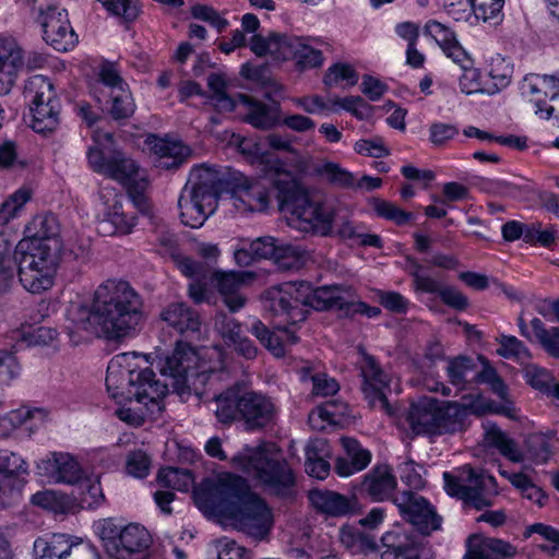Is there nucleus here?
I'll return each instance as SVG.
<instances>
[{
  "label": "nucleus",
  "instance_id": "f257e3e1",
  "mask_svg": "<svg viewBox=\"0 0 559 559\" xmlns=\"http://www.w3.org/2000/svg\"><path fill=\"white\" fill-rule=\"evenodd\" d=\"M275 191L281 210L289 213L292 227L320 236L331 235L335 217L333 207L302 191L288 171L277 169L260 178L239 181L231 197L233 205L242 213L263 212Z\"/></svg>",
  "mask_w": 559,
  "mask_h": 559
},
{
  "label": "nucleus",
  "instance_id": "f03ea898",
  "mask_svg": "<svg viewBox=\"0 0 559 559\" xmlns=\"http://www.w3.org/2000/svg\"><path fill=\"white\" fill-rule=\"evenodd\" d=\"M67 318L76 331L121 342L141 330L145 321L144 302L129 282L107 280L94 290L90 307L72 304Z\"/></svg>",
  "mask_w": 559,
  "mask_h": 559
},
{
  "label": "nucleus",
  "instance_id": "7ed1b4c3",
  "mask_svg": "<svg viewBox=\"0 0 559 559\" xmlns=\"http://www.w3.org/2000/svg\"><path fill=\"white\" fill-rule=\"evenodd\" d=\"M352 297L350 287L331 285L311 289L310 285L304 282L285 283L265 293V308L273 316L283 318L287 324L295 325L307 319L309 308H337L347 311Z\"/></svg>",
  "mask_w": 559,
  "mask_h": 559
},
{
  "label": "nucleus",
  "instance_id": "20e7f679",
  "mask_svg": "<svg viewBox=\"0 0 559 559\" xmlns=\"http://www.w3.org/2000/svg\"><path fill=\"white\" fill-rule=\"evenodd\" d=\"M135 353L116 355L108 364L106 388L118 403L157 404L168 392V384L155 380L154 372L138 364Z\"/></svg>",
  "mask_w": 559,
  "mask_h": 559
},
{
  "label": "nucleus",
  "instance_id": "39448f33",
  "mask_svg": "<svg viewBox=\"0 0 559 559\" xmlns=\"http://www.w3.org/2000/svg\"><path fill=\"white\" fill-rule=\"evenodd\" d=\"M215 416L224 425L241 420L247 430H259L273 423L276 406L259 392L242 391L238 386L226 389L213 400Z\"/></svg>",
  "mask_w": 559,
  "mask_h": 559
},
{
  "label": "nucleus",
  "instance_id": "423d86ee",
  "mask_svg": "<svg viewBox=\"0 0 559 559\" xmlns=\"http://www.w3.org/2000/svg\"><path fill=\"white\" fill-rule=\"evenodd\" d=\"M231 463L255 477L272 493L282 497L295 495V475L274 447H246L231 459Z\"/></svg>",
  "mask_w": 559,
  "mask_h": 559
},
{
  "label": "nucleus",
  "instance_id": "0eeeda50",
  "mask_svg": "<svg viewBox=\"0 0 559 559\" xmlns=\"http://www.w3.org/2000/svg\"><path fill=\"white\" fill-rule=\"evenodd\" d=\"M219 189L216 169L206 165L192 168L178 199L181 222L192 228L201 227L215 212Z\"/></svg>",
  "mask_w": 559,
  "mask_h": 559
},
{
  "label": "nucleus",
  "instance_id": "6e6552de",
  "mask_svg": "<svg viewBox=\"0 0 559 559\" xmlns=\"http://www.w3.org/2000/svg\"><path fill=\"white\" fill-rule=\"evenodd\" d=\"M60 250L61 241L21 240L15 246L19 278L26 290L39 294L53 285Z\"/></svg>",
  "mask_w": 559,
  "mask_h": 559
},
{
  "label": "nucleus",
  "instance_id": "1a4fd4ad",
  "mask_svg": "<svg viewBox=\"0 0 559 559\" xmlns=\"http://www.w3.org/2000/svg\"><path fill=\"white\" fill-rule=\"evenodd\" d=\"M112 134L109 132L98 130L94 132L93 140L96 146L90 147L87 151L90 167L95 173L112 179L123 187L146 176V171L130 155L107 145L112 143Z\"/></svg>",
  "mask_w": 559,
  "mask_h": 559
},
{
  "label": "nucleus",
  "instance_id": "9d476101",
  "mask_svg": "<svg viewBox=\"0 0 559 559\" xmlns=\"http://www.w3.org/2000/svg\"><path fill=\"white\" fill-rule=\"evenodd\" d=\"M29 127L41 134L55 132L61 122V100L53 84L44 75L31 76L24 85Z\"/></svg>",
  "mask_w": 559,
  "mask_h": 559
},
{
  "label": "nucleus",
  "instance_id": "9b49d317",
  "mask_svg": "<svg viewBox=\"0 0 559 559\" xmlns=\"http://www.w3.org/2000/svg\"><path fill=\"white\" fill-rule=\"evenodd\" d=\"M251 492L246 479L223 473L203 481L194 491V500L199 509L229 518Z\"/></svg>",
  "mask_w": 559,
  "mask_h": 559
},
{
  "label": "nucleus",
  "instance_id": "f8f14e48",
  "mask_svg": "<svg viewBox=\"0 0 559 559\" xmlns=\"http://www.w3.org/2000/svg\"><path fill=\"white\" fill-rule=\"evenodd\" d=\"M444 489L448 495L461 499L476 510L490 507L498 495L496 478L484 471L464 465L454 472H444Z\"/></svg>",
  "mask_w": 559,
  "mask_h": 559
},
{
  "label": "nucleus",
  "instance_id": "ddd939ff",
  "mask_svg": "<svg viewBox=\"0 0 559 559\" xmlns=\"http://www.w3.org/2000/svg\"><path fill=\"white\" fill-rule=\"evenodd\" d=\"M156 367L162 376L173 380L171 385L178 391L190 385L197 390L198 384L206 385L215 376V371L201 364L199 354L186 343H177L171 354L158 357Z\"/></svg>",
  "mask_w": 559,
  "mask_h": 559
},
{
  "label": "nucleus",
  "instance_id": "4468645a",
  "mask_svg": "<svg viewBox=\"0 0 559 559\" xmlns=\"http://www.w3.org/2000/svg\"><path fill=\"white\" fill-rule=\"evenodd\" d=\"M485 441L488 447L495 448L502 456L513 463H522L526 457L536 464L546 463L551 456L549 441L543 435L527 437L526 452L507 432L497 425L488 423L485 426Z\"/></svg>",
  "mask_w": 559,
  "mask_h": 559
},
{
  "label": "nucleus",
  "instance_id": "2eb2a0df",
  "mask_svg": "<svg viewBox=\"0 0 559 559\" xmlns=\"http://www.w3.org/2000/svg\"><path fill=\"white\" fill-rule=\"evenodd\" d=\"M487 413L504 414L512 417L510 407H497L481 395L463 397V403L443 402L438 409V433H454L466 428L471 415L483 416Z\"/></svg>",
  "mask_w": 559,
  "mask_h": 559
},
{
  "label": "nucleus",
  "instance_id": "dca6fc26",
  "mask_svg": "<svg viewBox=\"0 0 559 559\" xmlns=\"http://www.w3.org/2000/svg\"><path fill=\"white\" fill-rule=\"evenodd\" d=\"M357 366L361 378V392L371 408H378L388 415L393 413L388 401L390 392V376L379 361L362 347H358Z\"/></svg>",
  "mask_w": 559,
  "mask_h": 559
},
{
  "label": "nucleus",
  "instance_id": "f3484780",
  "mask_svg": "<svg viewBox=\"0 0 559 559\" xmlns=\"http://www.w3.org/2000/svg\"><path fill=\"white\" fill-rule=\"evenodd\" d=\"M522 94L535 105L536 115L555 119L559 127V79L554 75L531 73L524 76Z\"/></svg>",
  "mask_w": 559,
  "mask_h": 559
},
{
  "label": "nucleus",
  "instance_id": "a211bd4d",
  "mask_svg": "<svg viewBox=\"0 0 559 559\" xmlns=\"http://www.w3.org/2000/svg\"><path fill=\"white\" fill-rule=\"evenodd\" d=\"M235 526L257 539L264 538L273 526V514L258 495L251 492L245 498L242 504L228 518Z\"/></svg>",
  "mask_w": 559,
  "mask_h": 559
},
{
  "label": "nucleus",
  "instance_id": "6ab92c4d",
  "mask_svg": "<svg viewBox=\"0 0 559 559\" xmlns=\"http://www.w3.org/2000/svg\"><path fill=\"white\" fill-rule=\"evenodd\" d=\"M393 502L403 518L423 534L440 528L441 518L424 497L412 491H403L394 497Z\"/></svg>",
  "mask_w": 559,
  "mask_h": 559
},
{
  "label": "nucleus",
  "instance_id": "aec40b11",
  "mask_svg": "<svg viewBox=\"0 0 559 559\" xmlns=\"http://www.w3.org/2000/svg\"><path fill=\"white\" fill-rule=\"evenodd\" d=\"M37 22L41 26L43 39L57 51H68L76 45L78 35L73 31L64 9L38 14Z\"/></svg>",
  "mask_w": 559,
  "mask_h": 559
},
{
  "label": "nucleus",
  "instance_id": "412c9836",
  "mask_svg": "<svg viewBox=\"0 0 559 559\" xmlns=\"http://www.w3.org/2000/svg\"><path fill=\"white\" fill-rule=\"evenodd\" d=\"M39 473L53 483L73 485L83 477V469L76 459L66 452H51L37 463Z\"/></svg>",
  "mask_w": 559,
  "mask_h": 559
},
{
  "label": "nucleus",
  "instance_id": "4be33fe9",
  "mask_svg": "<svg viewBox=\"0 0 559 559\" xmlns=\"http://www.w3.org/2000/svg\"><path fill=\"white\" fill-rule=\"evenodd\" d=\"M152 544L148 531L139 524H129L121 528L117 540V550L112 551V559H145L147 549Z\"/></svg>",
  "mask_w": 559,
  "mask_h": 559
},
{
  "label": "nucleus",
  "instance_id": "5701e85b",
  "mask_svg": "<svg viewBox=\"0 0 559 559\" xmlns=\"http://www.w3.org/2000/svg\"><path fill=\"white\" fill-rule=\"evenodd\" d=\"M253 278L254 274L247 271H217L213 275V281L217 287V290L223 297L225 306L231 312H236L245 307L247 298L240 293V289L246 282Z\"/></svg>",
  "mask_w": 559,
  "mask_h": 559
},
{
  "label": "nucleus",
  "instance_id": "b1692460",
  "mask_svg": "<svg viewBox=\"0 0 559 559\" xmlns=\"http://www.w3.org/2000/svg\"><path fill=\"white\" fill-rule=\"evenodd\" d=\"M299 37L273 33L267 37L253 35L250 39V49L258 57L270 56L274 60L293 59L296 47H299Z\"/></svg>",
  "mask_w": 559,
  "mask_h": 559
},
{
  "label": "nucleus",
  "instance_id": "393cba45",
  "mask_svg": "<svg viewBox=\"0 0 559 559\" xmlns=\"http://www.w3.org/2000/svg\"><path fill=\"white\" fill-rule=\"evenodd\" d=\"M23 66V51L16 40L11 37L0 38V95L10 93Z\"/></svg>",
  "mask_w": 559,
  "mask_h": 559
},
{
  "label": "nucleus",
  "instance_id": "a878e982",
  "mask_svg": "<svg viewBox=\"0 0 559 559\" xmlns=\"http://www.w3.org/2000/svg\"><path fill=\"white\" fill-rule=\"evenodd\" d=\"M238 102L245 107L243 121L255 129L270 130L281 123V105L265 104L251 96L239 94Z\"/></svg>",
  "mask_w": 559,
  "mask_h": 559
},
{
  "label": "nucleus",
  "instance_id": "bb28decb",
  "mask_svg": "<svg viewBox=\"0 0 559 559\" xmlns=\"http://www.w3.org/2000/svg\"><path fill=\"white\" fill-rule=\"evenodd\" d=\"M250 332L275 357L285 356L286 347L298 342L295 331L281 325L276 326V331H271L261 320L252 323Z\"/></svg>",
  "mask_w": 559,
  "mask_h": 559
},
{
  "label": "nucleus",
  "instance_id": "cd10ccee",
  "mask_svg": "<svg viewBox=\"0 0 559 559\" xmlns=\"http://www.w3.org/2000/svg\"><path fill=\"white\" fill-rule=\"evenodd\" d=\"M308 498L313 508L328 516L341 518L350 514L355 500L340 492L328 489H312Z\"/></svg>",
  "mask_w": 559,
  "mask_h": 559
},
{
  "label": "nucleus",
  "instance_id": "c85d7f7f",
  "mask_svg": "<svg viewBox=\"0 0 559 559\" xmlns=\"http://www.w3.org/2000/svg\"><path fill=\"white\" fill-rule=\"evenodd\" d=\"M344 448V455H341L335 461V472L341 477L352 476L365 469L371 462V453L361 444L348 437L341 439Z\"/></svg>",
  "mask_w": 559,
  "mask_h": 559
},
{
  "label": "nucleus",
  "instance_id": "c756f323",
  "mask_svg": "<svg viewBox=\"0 0 559 559\" xmlns=\"http://www.w3.org/2000/svg\"><path fill=\"white\" fill-rule=\"evenodd\" d=\"M515 555V548L501 539L473 535L467 540L464 559H504Z\"/></svg>",
  "mask_w": 559,
  "mask_h": 559
},
{
  "label": "nucleus",
  "instance_id": "7c9ffc66",
  "mask_svg": "<svg viewBox=\"0 0 559 559\" xmlns=\"http://www.w3.org/2000/svg\"><path fill=\"white\" fill-rule=\"evenodd\" d=\"M384 550L381 559H419L420 549L413 537L400 528L389 531L381 537Z\"/></svg>",
  "mask_w": 559,
  "mask_h": 559
},
{
  "label": "nucleus",
  "instance_id": "2f4dec72",
  "mask_svg": "<svg viewBox=\"0 0 559 559\" xmlns=\"http://www.w3.org/2000/svg\"><path fill=\"white\" fill-rule=\"evenodd\" d=\"M396 487V478L388 465L373 467L365 475L360 489L373 501H383L391 497Z\"/></svg>",
  "mask_w": 559,
  "mask_h": 559
},
{
  "label": "nucleus",
  "instance_id": "473e14b6",
  "mask_svg": "<svg viewBox=\"0 0 559 559\" xmlns=\"http://www.w3.org/2000/svg\"><path fill=\"white\" fill-rule=\"evenodd\" d=\"M147 143L160 168H176L190 155V148L180 141L152 136Z\"/></svg>",
  "mask_w": 559,
  "mask_h": 559
},
{
  "label": "nucleus",
  "instance_id": "72a5a7b5",
  "mask_svg": "<svg viewBox=\"0 0 559 559\" xmlns=\"http://www.w3.org/2000/svg\"><path fill=\"white\" fill-rule=\"evenodd\" d=\"M100 198L106 204L105 218L114 225L115 231L122 235L130 234L136 225V217L124 213L123 197L116 193L115 189L104 188L100 191Z\"/></svg>",
  "mask_w": 559,
  "mask_h": 559
},
{
  "label": "nucleus",
  "instance_id": "f704fd0d",
  "mask_svg": "<svg viewBox=\"0 0 559 559\" xmlns=\"http://www.w3.org/2000/svg\"><path fill=\"white\" fill-rule=\"evenodd\" d=\"M439 404L433 399H423L413 403L407 413V420L416 433H438Z\"/></svg>",
  "mask_w": 559,
  "mask_h": 559
},
{
  "label": "nucleus",
  "instance_id": "c9c22d12",
  "mask_svg": "<svg viewBox=\"0 0 559 559\" xmlns=\"http://www.w3.org/2000/svg\"><path fill=\"white\" fill-rule=\"evenodd\" d=\"M73 546L66 534L41 536L34 542V559H66L71 555Z\"/></svg>",
  "mask_w": 559,
  "mask_h": 559
},
{
  "label": "nucleus",
  "instance_id": "e433bc0d",
  "mask_svg": "<svg viewBox=\"0 0 559 559\" xmlns=\"http://www.w3.org/2000/svg\"><path fill=\"white\" fill-rule=\"evenodd\" d=\"M160 318L179 333L195 332L201 325L199 313L183 302L170 304L162 311Z\"/></svg>",
  "mask_w": 559,
  "mask_h": 559
},
{
  "label": "nucleus",
  "instance_id": "4c0bfd02",
  "mask_svg": "<svg viewBox=\"0 0 559 559\" xmlns=\"http://www.w3.org/2000/svg\"><path fill=\"white\" fill-rule=\"evenodd\" d=\"M129 88L128 83L121 76L120 70L114 62H102L98 72L96 85L93 88V95L98 103L107 97V94Z\"/></svg>",
  "mask_w": 559,
  "mask_h": 559
},
{
  "label": "nucleus",
  "instance_id": "58836bf2",
  "mask_svg": "<svg viewBox=\"0 0 559 559\" xmlns=\"http://www.w3.org/2000/svg\"><path fill=\"white\" fill-rule=\"evenodd\" d=\"M60 225L58 218L51 214H39L26 225L25 233L27 238L24 240H37L43 243L60 241L58 238Z\"/></svg>",
  "mask_w": 559,
  "mask_h": 559
},
{
  "label": "nucleus",
  "instance_id": "ea45409f",
  "mask_svg": "<svg viewBox=\"0 0 559 559\" xmlns=\"http://www.w3.org/2000/svg\"><path fill=\"white\" fill-rule=\"evenodd\" d=\"M342 545L352 554H370L377 550V540L373 535L365 532L360 526L344 525L340 530Z\"/></svg>",
  "mask_w": 559,
  "mask_h": 559
},
{
  "label": "nucleus",
  "instance_id": "a19ab883",
  "mask_svg": "<svg viewBox=\"0 0 559 559\" xmlns=\"http://www.w3.org/2000/svg\"><path fill=\"white\" fill-rule=\"evenodd\" d=\"M299 47H296L293 59L301 68H317L322 66L323 48L330 50V45L319 38L299 37Z\"/></svg>",
  "mask_w": 559,
  "mask_h": 559
},
{
  "label": "nucleus",
  "instance_id": "79ce46f5",
  "mask_svg": "<svg viewBox=\"0 0 559 559\" xmlns=\"http://www.w3.org/2000/svg\"><path fill=\"white\" fill-rule=\"evenodd\" d=\"M328 442L323 439L310 441L306 447V472L318 479H324L330 472V463L325 460Z\"/></svg>",
  "mask_w": 559,
  "mask_h": 559
},
{
  "label": "nucleus",
  "instance_id": "37998d69",
  "mask_svg": "<svg viewBox=\"0 0 559 559\" xmlns=\"http://www.w3.org/2000/svg\"><path fill=\"white\" fill-rule=\"evenodd\" d=\"M476 365L472 358L466 356L449 358L445 370L450 382L460 390H464L468 384H474Z\"/></svg>",
  "mask_w": 559,
  "mask_h": 559
},
{
  "label": "nucleus",
  "instance_id": "c03bdc74",
  "mask_svg": "<svg viewBox=\"0 0 559 559\" xmlns=\"http://www.w3.org/2000/svg\"><path fill=\"white\" fill-rule=\"evenodd\" d=\"M108 105L107 111L114 120H127L135 111V103L130 88H122L110 94L103 99Z\"/></svg>",
  "mask_w": 559,
  "mask_h": 559
},
{
  "label": "nucleus",
  "instance_id": "a18cd8bd",
  "mask_svg": "<svg viewBox=\"0 0 559 559\" xmlns=\"http://www.w3.org/2000/svg\"><path fill=\"white\" fill-rule=\"evenodd\" d=\"M38 418L39 420H44L46 418V413L41 408H28V407H20L13 409L0 417V433L2 436H8L16 428L21 427L29 419Z\"/></svg>",
  "mask_w": 559,
  "mask_h": 559
},
{
  "label": "nucleus",
  "instance_id": "49530a36",
  "mask_svg": "<svg viewBox=\"0 0 559 559\" xmlns=\"http://www.w3.org/2000/svg\"><path fill=\"white\" fill-rule=\"evenodd\" d=\"M207 86L212 92L210 100L218 111H233L238 99L231 98L226 93L227 82L219 73H211L207 76Z\"/></svg>",
  "mask_w": 559,
  "mask_h": 559
},
{
  "label": "nucleus",
  "instance_id": "de8ad7c7",
  "mask_svg": "<svg viewBox=\"0 0 559 559\" xmlns=\"http://www.w3.org/2000/svg\"><path fill=\"white\" fill-rule=\"evenodd\" d=\"M488 74L492 81V86L487 87L486 91L493 94L506 88L511 83L513 67L509 60L497 55L490 59Z\"/></svg>",
  "mask_w": 559,
  "mask_h": 559
},
{
  "label": "nucleus",
  "instance_id": "09e8293b",
  "mask_svg": "<svg viewBox=\"0 0 559 559\" xmlns=\"http://www.w3.org/2000/svg\"><path fill=\"white\" fill-rule=\"evenodd\" d=\"M531 326L536 341L552 357L559 358V328L546 329L543 321L538 318H534L531 321Z\"/></svg>",
  "mask_w": 559,
  "mask_h": 559
},
{
  "label": "nucleus",
  "instance_id": "8fccbe9b",
  "mask_svg": "<svg viewBox=\"0 0 559 559\" xmlns=\"http://www.w3.org/2000/svg\"><path fill=\"white\" fill-rule=\"evenodd\" d=\"M157 479L162 486L179 491H187L193 484L190 471L176 467L160 469Z\"/></svg>",
  "mask_w": 559,
  "mask_h": 559
},
{
  "label": "nucleus",
  "instance_id": "3c124183",
  "mask_svg": "<svg viewBox=\"0 0 559 559\" xmlns=\"http://www.w3.org/2000/svg\"><path fill=\"white\" fill-rule=\"evenodd\" d=\"M317 173L337 187L354 188L356 185L354 175L336 163L324 162L317 167Z\"/></svg>",
  "mask_w": 559,
  "mask_h": 559
},
{
  "label": "nucleus",
  "instance_id": "603ef678",
  "mask_svg": "<svg viewBox=\"0 0 559 559\" xmlns=\"http://www.w3.org/2000/svg\"><path fill=\"white\" fill-rule=\"evenodd\" d=\"M323 81L329 87L340 83H344V87L354 86L358 82V73L350 64L338 62L328 69Z\"/></svg>",
  "mask_w": 559,
  "mask_h": 559
},
{
  "label": "nucleus",
  "instance_id": "864d4df0",
  "mask_svg": "<svg viewBox=\"0 0 559 559\" xmlns=\"http://www.w3.org/2000/svg\"><path fill=\"white\" fill-rule=\"evenodd\" d=\"M93 528L100 538L106 554L111 557L112 551L117 550V540L120 537L121 528L112 519H102L94 523Z\"/></svg>",
  "mask_w": 559,
  "mask_h": 559
},
{
  "label": "nucleus",
  "instance_id": "5fc2aeb1",
  "mask_svg": "<svg viewBox=\"0 0 559 559\" xmlns=\"http://www.w3.org/2000/svg\"><path fill=\"white\" fill-rule=\"evenodd\" d=\"M524 376L533 388L540 391H549L554 386V395L559 399V384L554 383L551 373L537 365H528L524 369Z\"/></svg>",
  "mask_w": 559,
  "mask_h": 559
},
{
  "label": "nucleus",
  "instance_id": "6e6d98bb",
  "mask_svg": "<svg viewBox=\"0 0 559 559\" xmlns=\"http://www.w3.org/2000/svg\"><path fill=\"white\" fill-rule=\"evenodd\" d=\"M29 199L31 191L27 188H21L11 194L0 206V225H5L17 216Z\"/></svg>",
  "mask_w": 559,
  "mask_h": 559
},
{
  "label": "nucleus",
  "instance_id": "4d7b16f0",
  "mask_svg": "<svg viewBox=\"0 0 559 559\" xmlns=\"http://www.w3.org/2000/svg\"><path fill=\"white\" fill-rule=\"evenodd\" d=\"M476 19L484 22L498 23L504 0H468Z\"/></svg>",
  "mask_w": 559,
  "mask_h": 559
},
{
  "label": "nucleus",
  "instance_id": "13d9d810",
  "mask_svg": "<svg viewBox=\"0 0 559 559\" xmlns=\"http://www.w3.org/2000/svg\"><path fill=\"white\" fill-rule=\"evenodd\" d=\"M214 329L228 346H231L243 335L241 324L224 312H219L215 316Z\"/></svg>",
  "mask_w": 559,
  "mask_h": 559
},
{
  "label": "nucleus",
  "instance_id": "bf43d9fd",
  "mask_svg": "<svg viewBox=\"0 0 559 559\" xmlns=\"http://www.w3.org/2000/svg\"><path fill=\"white\" fill-rule=\"evenodd\" d=\"M372 209L378 216L392 221L397 225H404L412 219L413 214L400 209L392 202L374 199L372 201Z\"/></svg>",
  "mask_w": 559,
  "mask_h": 559
},
{
  "label": "nucleus",
  "instance_id": "052dcab7",
  "mask_svg": "<svg viewBox=\"0 0 559 559\" xmlns=\"http://www.w3.org/2000/svg\"><path fill=\"white\" fill-rule=\"evenodd\" d=\"M305 255V251L298 247L290 243H284L276 239V252L274 254V260L276 263L284 267H295L298 266Z\"/></svg>",
  "mask_w": 559,
  "mask_h": 559
},
{
  "label": "nucleus",
  "instance_id": "680f3d73",
  "mask_svg": "<svg viewBox=\"0 0 559 559\" xmlns=\"http://www.w3.org/2000/svg\"><path fill=\"white\" fill-rule=\"evenodd\" d=\"M559 238V231L554 226L547 229H542L540 223L527 224L525 242L526 243H539L543 247H551Z\"/></svg>",
  "mask_w": 559,
  "mask_h": 559
},
{
  "label": "nucleus",
  "instance_id": "e2e57ef3",
  "mask_svg": "<svg viewBox=\"0 0 559 559\" xmlns=\"http://www.w3.org/2000/svg\"><path fill=\"white\" fill-rule=\"evenodd\" d=\"M148 185L150 182L146 175L140 179H136V181L132 182L131 185L124 187L133 205L142 214H147L151 210V204L146 195Z\"/></svg>",
  "mask_w": 559,
  "mask_h": 559
},
{
  "label": "nucleus",
  "instance_id": "0e129e2a",
  "mask_svg": "<svg viewBox=\"0 0 559 559\" xmlns=\"http://www.w3.org/2000/svg\"><path fill=\"white\" fill-rule=\"evenodd\" d=\"M499 348L497 353L504 358H528L530 350L522 341L515 336L501 335L499 337Z\"/></svg>",
  "mask_w": 559,
  "mask_h": 559
},
{
  "label": "nucleus",
  "instance_id": "69168bd1",
  "mask_svg": "<svg viewBox=\"0 0 559 559\" xmlns=\"http://www.w3.org/2000/svg\"><path fill=\"white\" fill-rule=\"evenodd\" d=\"M99 2L110 13L122 17L124 21H133L139 14L138 0H99Z\"/></svg>",
  "mask_w": 559,
  "mask_h": 559
},
{
  "label": "nucleus",
  "instance_id": "338daca9",
  "mask_svg": "<svg viewBox=\"0 0 559 559\" xmlns=\"http://www.w3.org/2000/svg\"><path fill=\"white\" fill-rule=\"evenodd\" d=\"M459 134V128L452 123L433 122L429 127V141L433 146L442 147Z\"/></svg>",
  "mask_w": 559,
  "mask_h": 559
},
{
  "label": "nucleus",
  "instance_id": "774afa93",
  "mask_svg": "<svg viewBox=\"0 0 559 559\" xmlns=\"http://www.w3.org/2000/svg\"><path fill=\"white\" fill-rule=\"evenodd\" d=\"M150 467L151 460L145 452L138 450L129 453L126 464V469L129 475L136 478H144L148 475Z\"/></svg>",
  "mask_w": 559,
  "mask_h": 559
}]
</instances>
